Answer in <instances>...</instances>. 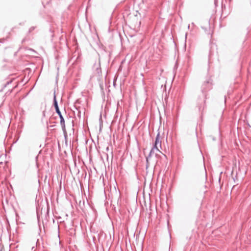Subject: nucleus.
Here are the masks:
<instances>
[{
  "instance_id": "2",
  "label": "nucleus",
  "mask_w": 251,
  "mask_h": 251,
  "mask_svg": "<svg viewBox=\"0 0 251 251\" xmlns=\"http://www.w3.org/2000/svg\"><path fill=\"white\" fill-rule=\"evenodd\" d=\"M53 104H54V106L55 108L56 112L58 114V115H59V116L60 117V124H61L62 128H64L65 127V121H64V119L61 114L60 111L59 110V107L58 106L57 101L56 99V96L55 94V92L54 93Z\"/></svg>"
},
{
  "instance_id": "1",
  "label": "nucleus",
  "mask_w": 251,
  "mask_h": 251,
  "mask_svg": "<svg viewBox=\"0 0 251 251\" xmlns=\"http://www.w3.org/2000/svg\"><path fill=\"white\" fill-rule=\"evenodd\" d=\"M161 142L160 140L159 137V134H158L155 139V142L154 146L150 151V155H151L152 154H157V152H160L159 148H161Z\"/></svg>"
}]
</instances>
